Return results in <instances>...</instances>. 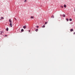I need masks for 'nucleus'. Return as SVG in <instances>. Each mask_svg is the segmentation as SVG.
Returning <instances> with one entry per match:
<instances>
[{
	"label": "nucleus",
	"mask_w": 75,
	"mask_h": 75,
	"mask_svg": "<svg viewBox=\"0 0 75 75\" xmlns=\"http://www.w3.org/2000/svg\"><path fill=\"white\" fill-rule=\"evenodd\" d=\"M23 28L24 29H25V28H26V25L23 26Z\"/></svg>",
	"instance_id": "1"
},
{
	"label": "nucleus",
	"mask_w": 75,
	"mask_h": 75,
	"mask_svg": "<svg viewBox=\"0 0 75 75\" xmlns=\"http://www.w3.org/2000/svg\"><path fill=\"white\" fill-rule=\"evenodd\" d=\"M9 22H10V23H12V21H11V20H10V19H9Z\"/></svg>",
	"instance_id": "2"
},
{
	"label": "nucleus",
	"mask_w": 75,
	"mask_h": 75,
	"mask_svg": "<svg viewBox=\"0 0 75 75\" xmlns=\"http://www.w3.org/2000/svg\"><path fill=\"white\" fill-rule=\"evenodd\" d=\"M10 26H11V27H12V23H10L9 24Z\"/></svg>",
	"instance_id": "3"
},
{
	"label": "nucleus",
	"mask_w": 75,
	"mask_h": 75,
	"mask_svg": "<svg viewBox=\"0 0 75 75\" xmlns=\"http://www.w3.org/2000/svg\"><path fill=\"white\" fill-rule=\"evenodd\" d=\"M6 30L7 31H8V28H7L6 29Z\"/></svg>",
	"instance_id": "4"
},
{
	"label": "nucleus",
	"mask_w": 75,
	"mask_h": 75,
	"mask_svg": "<svg viewBox=\"0 0 75 75\" xmlns=\"http://www.w3.org/2000/svg\"><path fill=\"white\" fill-rule=\"evenodd\" d=\"M35 31H36V32H37L38 31V29H35Z\"/></svg>",
	"instance_id": "5"
},
{
	"label": "nucleus",
	"mask_w": 75,
	"mask_h": 75,
	"mask_svg": "<svg viewBox=\"0 0 75 75\" xmlns=\"http://www.w3.org/2000/svg\"><path fill=\"white\" fill-rule=\"evenodd\" d=\"M64 7L65 8H66L67 7V5H64Z\"/></svg>",
	"instance_id": "6"
},
{
	"label": "nucleus",
	"mask_w": 75,
	"mask_h": 75,
	"mask_svg": "<svg viewBox=\"0 0 75 75\" xmlns=\"http://www.w3.org/2000/svg\"><path fill=\"white\" fill-rule=\"evenodd\" d=\"M62 16L63 17H65V15L64 14H63Z\"/></svg>",
	"instance_id": "7"
},
{
	"label": "nucleus",
	"mask_w": 75,
	"mask_h": 75,
	"mask_svg": "<svg viewBox=\"0 0 75 75\" xmlns=\"http://www.w3.org/2000/svg\"><path fill=\"white\" fill-rule=\"evenodd\" d=\"M1 19H3H3H4V17H1V19H0L1 21Z\"/></svg>",
	"instance_id": "8"
},
{
	"label": "nucleus",
	"mask_w": 75,
	"mask_h": 75,
	"mask_svg": "<svg viewBox=\"0 0 75 75\" xmlns=\"http://www.w3.org/2000/svg\"><path fill=\"white\" fill-rule=\"evenodd\" d=\"M74 31V30H73V29H71L70 30V31H71V32H72V31Z\"/></svg>",
	"instance_id": "9"
},
{
	"label": "nucleus",
	"mask_w": 75,
	"mask_h": 75,
	"mask_svg": "<svg viewBox=\"0 0 75 75\" xmlns=\"http://www.w3.org/2000/svg\"><path fill=\"white\" fill-rule=\"evenodd\" d=\"M21 31L22 32H23V31H24V29H22L21 30Z\"/></svg>",
	"instance_id": "10"
},
{
	"label": "nucleus",
	"mask_w": 75,
	"mask_h": 75,
	"mask_svg": "<svg viewBox=\"0 0 75 75\" xmlns=\"http://www.w3.org/2000/svg\"><path fill=\"white\" fill-rule=\"evenodd\" d=\"M1 33H0V34H2V33H3V32H2V31H0Z\"/></svg>",
	"instance_id": "11"
},
{
	"label": "nucleus",
	"mask_w": 75,
	"mask_h": 75,
	"mask_svg": "<svg viewBox=\"0 0 75 75\" xmlns=\"http://www.w3.org/2000/svg\"><path fill=\"white\" fill-rule=\"evenodd\" d=\"M66 20H67V21H69V19L68 18H67Z\"/></svg>",
	"instance_id": "12"
},
{
	"label": "nucleus",
	"mask_w": 75,
	"mask_h": 75,
	"mask_svg": "<svg viewBox=\"0 0 75 75\" xmlns=\"http://www.w3.org/2000/svg\"><path fill=\"white\" fill-rule=\"evenodd\" d=\"M30 18H34V16H31V17H30Z\"/></svg>",
	"instance_id": "13"
},
{
	"label": "nucleus",
	"mask_w": 75,
	"mask_h": 75,
	"mask_svg": "<svg viewBox=\"0 0 75 75\" xmlns=\"http://www.w3.org/2000/svg\"><path fill=\"white\" fill-rule=\"evenodd\" d=\"M45 25H43L42 26V27L43 28H45Z\"/></svg>",
	"instance_id": "14"
},
{
	"label": "nucleus",
	"mask_w": 75,
	"mask_h": 75,
	"mask_svg": "<svg viewBox=\"0 0 75 75\" xmlns=\"http://www.w3.org/2000/svg\"><path fill=\"white\" fill-rule=\"evenodd\" d=\"M51 17L52 18H54V16H52Z\"/></svg>",
	"instance_id": "15"
},
{
	"label": "nucleus",
	"mask_w": 75,
	"mask_h": 75,
	"mask_svg": "<svg viewBox=\"0 0 75 75\" xmlns=\"http://www.w3.org/2000/svg\"><path fill=\"white\" fill-rule=\"evenodd\" d=\"M69 21H72V19L70 18L69 19Z\"/></svg>",
	"instance_id": "16"
},
{
	"label": "nucleus",
	"mask_w": 75,
	"mask_h": 75,
	"mask_svg": "<svg viewBox=\"0 0 75 75\" xmlns=\"http://www.w3.org/2000/svg\"><path fill=\"white\" fill-rule=\"evenodd\" d=\"M61 7H62V8H63V6L61 5Z\"/></svg>",
	"instance_id": "17"
},
{
	"label": "nucleus",
	"mask_w": 75,
	"mask_h": 75,
	"mask_svg": "<svg viewBox=\"0 0 75 75\" xmlns=\"http://www.w3.org/2000/svg\"><path fill=\"white\" fill-rule=\"evenodd\" d=\"M14 19L15 20H16V21H17V19H16V18H14Z\"/></svg>",
	"instance_id": "18"
},
{
	"label": "nucleus",
	"mask_w": 75,
	"mask_h": 75,
	"mask_svg": "<svg viewBox=\"0 0 75 75\" xmlns=\"http://www.w3.org/2000/svg\"><path fill=\"white\" fill-rule=\"evenodd\" d=\"M26 1H27V0H25L24 1V2H26Z\"/></svg>",
	"instance_id": "19"
},
{
	"label": "nucleus",
	"mask_w": 75,
	"mask_h": 75,
	"mask_svg": "<svg viewBox=\"0 0 75 75\" xmlns=\"http://www.w3.org/2000/svg\"><path fill=\"white\" fill-rule=\"evenodd\" d=\"M36 27H37V28H38L39 26H36Z\"/></svg>",
	"instance_id": "20"
},
{
	"label": "nucleus",
	"mask_w": 75,
	"mask_h": 75,
	"mask_svg": "<svg viewBox=\"0 0 75 75\" xmlns=\"http://www.w3.org/2000/svg\"><path fill=\"white\" fill-rule=\"evenodd\" d=\"M5 37H7V35H5Z\"/></svg>",
	"instance_id": "21"
},
{
	"label": "nucleus",
	"mask_w": 75,
	"mask_h": 75,
	"mask_svg": "<svg viewBox=\"0 0 75 75\" xmlns=\"http://www.w3.org/2000/svg\"><path fill=\"white\" fill-rule=\"evenodd\" d=\"M47 22H45V24H47Z\"/></svg>",
	"instance_id": "22"
},
{
	"label": "nucleus",
	"mask_w": 75,
	"mask_h": 75,
	"mask_svg": "<svg viewBox=\"0 0 75 75\" xmlns=\"http://www.w3.org/2000/svg\"><path fill=\"white\" fill-rule=\"evenodd\" d=\"M2 33H4V32L3 31H2Z\"/></svg>",
	"instance_id": "23"
},
{
	"label": "nucleus",
	"mask_w": 75,
	"mask_h": 75,
	"mask_svg": "<svg viewBox=\"0 0 75 75\" xmlns=\"http://www.w3.org/2000/svg\"><path fill=\"white\" fill-rule=\"evenodd\" d=\"M75 34V32H74V34Z\"/></svg>",
	"instance_id": "24"
},
{
	"label": "nucleus",
	"mask_w": 75,
	"mask_h": 75,
	"mask_svg": "<svg viewBox=\"0 0 75 75\" xmlns=\"http://www.w3.org/2000/svg\"><path fill=\"white\" fill-rule=\"evenodd\" d=\"M30 30H29V32H30Z\"/></svg>",
	"instance_id": "25"
},
{
	"label": "nucleus",
	"mask_w": 75,
	"mask_h": 75,
	"mask_svg": "<svg viewBox=\"0 0 75 75\" xmlns=\"http://www.w3.org/2000/svg\"><path fill=\"white\" fill-rule=\"evenodd\" d=\"M74 11H75V8H74Z\"/></svg>",
	"instance_id": "26"
},
{
	"label": "nucleus",
	"mask_w": 75,
	"mask_h": 75,
	"mask_svg": "<svg viewBox=\"0 0 75 75\" xmlns=\"http://www.w3.org/2000/svg\"><path fill=\"white\" fill-rule=\"evenodd\" d=\"M62 16V15H60V16Z\"/></svg>",
	"instance_id": "27"
}]
</instances>
